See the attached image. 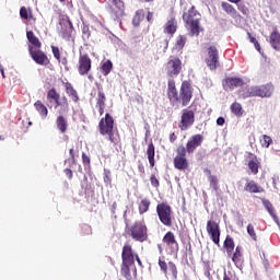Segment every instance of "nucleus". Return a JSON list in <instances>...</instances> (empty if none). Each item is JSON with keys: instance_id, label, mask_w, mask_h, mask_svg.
Returning a JSON list of instances; mask_svg holds the SVG:
<instances>
[{"instance_id": "obj_3", "label": "nucleus", "mask_w": 280, "mask_h": 280, "mask_svg": "<svg viewBox=\"0 0 280 280\" xmlns=\"http://www.w3.org/2000/svg\"><path fill=\"white\" fill-rule=\"evenodd\" d=\"M223 248L236 268H244V247L242 245L235 247V241L231 235H226Z\"/></svg>"}, {"instance_id": "obj_54", "label": "nucleus", "mask_w": 280, "mask_h": 280, "mask_svg": "<svg viewBox=\"0 0 280 280\" xmlns=\"http://www.w3.org/2000/svg\"><path fill=\"white\" fill-rule=\"evenodd\" d=\"M247 36H248L250 43H253V45H255L256 43H258V42H257V38H255V36H253L250 33H247Z\"/></svg>"}, {"instance_id": "obj_32", "label": "nucleus", "mask_w": 280, "mask_h": 280, "mask_svg": "<svg viewBox=\"0 0 280 280\" xmlns=\"http://www.w3.org/2000/svg\"><path fill=\"white\" fill-rule=\"evenodd\" d=\"M147 156H148V161H149V164H150V167H154V165H156V162L154 160V156H156V151H155V148H154V143L151 142L149 145H148V149H147Z\"/></svg>"}, {"instance_id": "obj_44", "label": "nucleus", "mask_w": 280, "mask_h": 280, "mask_svg": "<svg viewBox=\"0 0 280 280\" xmlns=\"http://www.w3.org/2000/svg\"><path fill=\"white\" fill-rule=\"evenodd\" d=\"M237 10L240 11L241 14H244V16H248L249 10L246 4L237 3Z\"/></svg>"}, {"instance_id": "obj_22", "label": "nucleus", "mask_w": 280, "mask_h": 280, "mask_svg": "<svg viewBox=\"0 0 280 280\" xmlns=\"http://www.w3.org/2000/svg\"><path fill=\"white\" fill-rule=\"evenodd\" d=\"M244 191L247 194H265L266 189L254 179H246Z\"/></svg>"}, {"instance_id": "obj_11", "label": "nucleus", "mask_w": 280, "mask_h": 280, "mask_svg": "<svg viewBox=\"0 0 280 280\" xmlns=\"http://www.w3.org/2000/svg\"><path fill=\"white\" fill-rule=\"evenodd\" d=\"M196 121V113L191 109H183L178 128L182 131L189 130Z\"/></svg>"}, {"instance_id": "obj_7", "label": "nucleus", "mask_w": 280, "mask_h": 280, "mask_svg": "<svg viewBox=\"0 0 280 280\" xmlns=\"http://www.w3.org/2000/svg\"><path fill=\"white\" fill-rule=\"evenodd\" d=\"M187 150L185 149V145L179 144L176 148V155L173 159V164L175 170H178L179 172H186V170H189V160L187 159Z\"/></svg>"}, {"instance_id": "obj_41", "label": "nucleus", "mask_w": 280, "mask_h": 280, "mask_svg": "<svg viewBox=\"0 0 280 280\" xmlns=\"http://www.w3.org/2000/svg\"><path fill=\"white\" fill-rule=\"evenodd\" d=\"M186 43H187V38L183 35H179L177 37V40H176V44H175L176 49H183V47H185Z\"/></svg>"}, {"instance_id": "obj_36", "label": "nucleus", "mask_w": 280, "mask_h": 280, "mask_svg": "<svg viewBox=\"0 0 280 280\" xmlns=\"http://www.w3.org/2000/svg\"><path fill=\"white\" fill-rule=\"evenodd\" d=\"M130 264L122 262L120 267V273L125 279L132 280V273L130 272Z\"/></svg>"}, {"instance_id": "obj_55", "label": "nucleus", "mask_w": 280, "mask_h": 280, "mask_svg": "<svg viewBox=\"0 0 280 280\" xmlns=\"http://www.w3.org/2000/svg\"><path fill=\"white\" fill-rule=\"evenodd\" d=\"M138 171L140 172V174H145V167L143 166V164L138 165Z\"/></svg>"}, {"instance_id": "obj_19", "label": "nucleus", "mask_w": 280, "mask_h": 280, "mask_svg": "<svg viewBox=\"0 0 280 280\" xmlns=\"http://www.w3.org/2000/svg\"><path fill=\"white\" fill-rule=\"evenodd\" d=\"M135 257H137V253H135V249H132V245L126 243L122 246L121 252L122 264H129L135 266Z\"/></svg>"}, {"instance_id": "obj_8", "label": "nucleus", "mask_w": 280, "mask_h": 280, "mask_svg": "<svg viewBox=\"0 0 280 280\" xmlns=\"http://www.w3.org/2000/svg\"><path fill=\"white\" fill-rule=\"evenodd\" d=\"M156 213L159 217L160 222L164 225V226H172L173 224V215H172V206L165 203V202H161L156 206Z\"/></svg>"}, {"instance_id": "obj_39", "label": "nucleus", "mask_w": 280, "mask_h": 280, "mask_svg": "<svg viewBox=\"0 0 280 280\" xmlns=\"http://www.w3.org/2000/svg\"><path fill=\"white\" fill-rule=\"evenodd\" d=\"M259 141L261 148H270L272 145V138L268 135H262Z\"/></svg>"}, {"instance_id": "obj_24", "label": "nucleus", "mask_w": 280, "mask_h": 280, "mask_svg": "<svg viewBox=\"0 0 280 280\" xmlns=\"http://www.w3.org/2000/svg\"><path fill=\"white\" fill-rule=\"evenodd\" d=\"M221 8H222L223 12H225V14H228L232 19H242V15L240 14V12H237V9H235V7H233V4H231L226 1H223V2H221Z\"/></svg>"}, {"instance_id": "obj_26", "label": "nucleus", "mask_w": 280, "mask_h": 280, "mask_svg": "<svg viewBox=\"0 0 280 280\" xmlns=\"http://www.w3.org/2000/svg\"><path fill=\"white\" fill-rule=\"evenodd\" d=\"M26 38L28 40V51H30V47H32L33 49H40L43 47V43H40V39H38L36 37V35L34 34V31H27L26 32Z\"/></svg>"}, {"instance_id": "obj_62", "label": "nucleus", "mask_w": 280, "mask_h": 280, "mask_svg": "<svg viewBox=\"0 0 280 280\" xmlns=\"http://www.w3.org/2000/svg\"><path fill=\"white\" fill-rule=\"evenodd\" d=\"M139 1H142L143 3H151V1H154V0H139Z\"/></svg>"}, {"instance_id": "obj_29", "label": "nucleus", "mask_w": 280, "mask_h": 280, "mask_svg": "<svg viewBox=\"0 0 280 280\" xmlns=\"http://www.w3.org/2000/svg\"><path fill=\"white\" fill-rule=\"evenodd\" d=\"M56 126L61 135H65V132H67V129L69 128V122L67 121L65 116H62V114H59V116L57 117Z\"/></svg>"}, {"instance_id": "obj_21", "label": "nucleus", "mask_w": 280, "mask_h": 280, "mask_svg": "<svg viewBox=\"0 0 280 280\" xmlns=\"http://www.w3.org/2000/svg\"><path fill=\"white\" fill-rule=\"evenodd\" d=\"M245 161L247 163L248 170H250L252 174H259V160L253 152H246Z\"/></svg>"}, {"instance_id": "obj_56", "label": "nucleus", "mask_w": 280, "mask_h": 280, "mask_svg": "<svg viewBox=\"0 0 280 280\" xmlns=\"http://www.w3.org/2000/svg\"><path fill=\"white\" fill-rule=\"evenodd\" d=\"M61 65H63V67H67V65H69V60L67 59V57H63L62 59H60Z\"/></svg>"}, {"instance_id": "obj_37", "label": "nucleus", "mask_w": 280, "mask_h": 280, "mask_svg": "<svg viewBox=\"0 0 280 280\" xmlns=\"http://www.w3.org/2000/svg\"><path fill=\"white\" fill-rule=\"evenodd\" d=\"M230 110L231 113H233V115H235L236 117H242V115H244V108L242 107V104L234 102L231 106H230Z\"/></svg>"}, {"instance_id": "obj_10", "label": "nucleus", "mask_w": 280, "mask_h": 280, "mask_svg": "<svg viewBox=\"0 0 280 280\" xmlns=\"http://www.w3.org/2000/svg\"><path fill=\"white\" fill-rule=\"evenodd\" d=\"M165 71L168 78H177L183 71V61L178 57H171L170 60L165 63Z\"/></svg>"}, {"instance_id": "obj_17", "label": "nucleus", "mask_w": 280, "mask_h": 280, "mask_svg": "<svg viewBox=\"0 0 280 280\" xmlns=\"http://www.w3.org/2000/svg\"><path fill=\"white\" fill-rule=\"evenodd\" d=\"M202 141H205V136L200 133L191 136L186 143V152H188V154H194V152H196V149L202 145Z\"/></svg>"}, {"instance_id": "obj_2", "label": "nucleus", "mask_w": 280, "mask_h": 280, "mask_svg": "<svg viewBox=\"0 0 280 280\" xmlns=\"http://www.w3.org/2000/svg\"><path fill=\"white\" fill-rule=\"evenodd\" d=\"M182 19L189 36H200V32H202L200 26L202 15L196 10L195 5H191L188 11L184 12Z\"/></svg>"}, {"instance_id": "obj_61", "label": "nucleus", "mask_w": 280, "mask_h": 280, "mask_svg": "<svg viewBox=\"0 0 280 280\" xmlns=\"http://www.w3.org/2000/svg\"><path fill=\"white\" fill-rule=\"evenodd\" d=\"M0 72L3 79H5V72L3 71V67L0 66Z\"/></svg>"}, {"instance_id": "obj_42", "label": "nucleus", "mask_w": 280, "mask_h": 280, "mask_svg": "<svg viewBox=\"0 0 280 280\" xmlns=\"http://www.w3.org/2000/svg\"><path fill=\"white\" fill-rule=\"evenodd\" d=\"M208 179L210 187L214 189V191H218V177L215 175H209Z\"/></svg>"}, {"instance_id": "obj_34", "label": "nucleus", "mask_w": 280, "mask_h": 280, "mask_svg": "<svg viewBox=\"0 0 280 280\" xmlns=\"http://www.w3.org/2000/svg\"><path fill=\"white\" fill-rule=\"evenodd\" d=\"M96 106H106V94L100 84H97Z\"/></svg>"}, {"instance_id": "obj_52", "label": "nucleus", "mask_w": 280, "mask_h": 280, "mask_svg": "<svg viewBox=\"0 0 280 280\" xmlns=\"http://www.w3.org/2000/svg\"><path fill=\"white\" fill-rule=\"evenodd\" d=\"M96 108H98L100 116L104 115V108H106V105H96Z\"/></svg>"}, {"instance_id": "obj_5", "label": "nucleus", "mask_w": 280, "mask_h": 280, "mask_svg": "<svg viewBox=\"0 0 280 280\" xmlns=\"http://www.w3.org/2000/svg\"><path fill=\"white\" fill-rule=\"evenodd\" d=\"M98 132L102 137H107L110 143H117V138L115 137V118L110 114L106 113L105 117L101 118Z\"/></svg>"}, {"instance_id": "obj_38", "label": "nucleus", "mask_w": 280, "mask_h": 280, "mask_svg": "<svg viewBox=\"0 0 280 280\" xmlns=\"http://www.w3.org/2000/svg\"><path fill=\"white\" fill-rule=\"evenodd\" d=\"M101 71H102L103 75H108V73H110V71H113V61L106 60L102 65Z\"/></svg>"}, {"instance_id": "obj_25", "label": "nucleus", "mask_w": 280, "mask_h": 280, "mask_svg": "<svg viewBox=\"0 0 280 280\" xmlns=\"http://www.w3.org/2000/svg\"><path fill=\"white\" fill-rule=\"evenodd\" d=\"M177 30H178V22L176 21V18H171L164 24V34H168V36L175 35Z\"/></svg>"}, {"instance_id": "obj_64", "label": "nucleus", "mask_w": 280, "mask_h": 280, "mask_svg": "<svg viewBox=\"0 0 280 280\" xmlns=\"http://www.w3.org/2000/svg\"><path fill=\"white\" fill-rule=\"evenodd\" d=\"M168 46H170V42L165 40V49H167Z\"/></svg>"}, {"instance_id": "obj_28", "label": "nucleus", "mask_w": 280, "mask_h": 280, "mask_svg": "<svg viewBox=\"0 0 280 280\" xmlns=\"http://www.w3.org/2000/svg\"><path fill=\"white\" fill-rule=\"evenodd\" d=\"M34 108L40 115L42 119H47L49 109H47V106L43 103V101H36L34 103Z\"/></svg>"}, {"instance_id": "obj_14", "label": "nucleus", "mask_w": 280, "mask_h": 280, "mask_svg": "<svg viewBox=\"0 0 280 280\" xmlns=\"http://www.w3.org/2000/svg\"><path fill=\"white\" fill-rule=\"evenodd\" d=\"M159 266L166 277H168L172 280L178 279V269L176 268V265L173 261H170L167 264L165 260L160 258Z\"/></svg>"}, {"instance_id": "obj_12", "label": "nucleus", "mask_w": 280, "mask_h": 280, "mask_svg": "<svg viewBox=\"0 0 280 280\" xmlns=\"http://www.w3.org/2000/svg\"><path fill=\"white\" fill-rule=\"evenodd\" d=\"M93 67V61L89 54H79V65H78V72L81 75H89L91 73V69Z\"/></svg>"}, {"instance_id": "obj_40", "label": "nucleus", "mask_w": 280, "mask_h": 280, "mask_svg": "<svg viewBox=\"0 0 280 280\" xmlns=\"http://www.w3.org/2000/svg\"><path fill=\"white\" fill-rule=\"evenodd\" d=\"M247 234L254 242H257V233L255 232V225H253V223L247 225Z\"/></svg>"}, {"instance_id": "obj_48", "label": "nucleus", "mask_w": 280, "mask_h": 280, "mask_svg": "<svg viewBox=\"0 0 280 280\" xmlns=\"http://www.w3.org/2000/svg\"><path fill=\"white\" fill-rule=\"evenodd\" d=\"M83 38H91V31L89 30V26L83 27Z\"/></svg>"}, {"instance_id": "obj_33", "label": "nucleus", "mask_w": 280, "mask_h": 280, "mask_svg": "<svg viewBox=\"0 0 280 280\" xmlns=\"http://www.w3.org/2000/svg\"><path fill=\"white\" fill-rule=\"evenodd\" d=\"M144 19H145V11L143 9L137 10L133 18H132L133 27H139V25H141V22Z\"/></svg>"}, {"instance_id": "obj_9", "label": "nucleus", "mask_w": 280, "mask_h": 280, "mask_svg": "<svg viewBox=\"0 0 280 280\" xmlns=\"http://www.w3.org/2000/svg\"><path fill=\"white\" fill-rule=\"evenodd\" d=\"M205 62L210 71H215L220 67V51L215 46H209L207 48V56Z\"/></svg>"}, {"instance_id": "obj_1", "label": "nucleus", "mask_w": 280, "mask_h": 280, "mask_svg": "<svg viewBox=\"0 0 280 280\" xmlns=\"http://www.w3.org/2000/svg\"><path fill=\"white\" fill-rule=\"evenodd\" d=\"M167 97L173 108L178 109L185 106H189L191 98L194 97V88L190 81H183L179 93L176 89V81L173 79L167 82Z\"/></svg>"}, {"instance_id": "obj_45", "label": "nucleus", "mask_w": 280, "mask_h": 280, "mask_svg": "<svg viewBox=\"0 0 280 280\" xmlns=\"http://www.w3.org/2000/svg\"><path fill=\"white\" fill-rule=\"evenodd\" d=\"M50 49L52 51L54 58L60 62V48L58 46H50Z\"/></svg>"}, {"instance_id": "obj_30", "label": "nucleus", "mask_w": 280, "mask_h": 280, "mask_svg": "<svg viewBox=\"0 0 280 280\" xmlns=\"http://www.w3.org/2000/svg\"><path fill=\"white\" fill-rule=\"evenodd\" d=\"M20 16L23 21H36V19H34V12L32 11V8L21 7Z\"/></svg>"}, {"instance_id": "obj_18", "label": "nucleus", "mask_w": 280, "mask_h": 280, "mask_svg": "<svg viewBox=\"0 0 280 280\" xmlns=\"http://www.w3.org/2000/svg\"><path fill=\"white\" fill-rule=\"evenodd\" d=\"M162 242L163 244H165L166 248H170L172 250V253H178L180 247L178 245V241L176 240V235L174 234V232H166L162 238Z\"/></svg>"}, {"instance_id": "obj_60", "label": "nucleus", "mask_w": 280, "mask_h": 280, "mask_svg": "<svg viewBox=\"0 0 280 280\" xmlns=\"http://www.w3.org/2000/svg\"><path fill=\"white\" fill-rule=\"evenodd\" d=\"M230 3H235V5H237V3H242V0H228Z\"/></svg>"}, {"instance_id": "obj_35", "label": "nucleus", "mask_w": 280, "mask_h": 280, "mask_svg": "<svg viewBox=\"0 0 280 280\" xmlns=\"http://www.w3.org/2000/svg\"><path fill=\"white\" fill-rule=\"evenodd\" d=\"M150 205H152L150 202V199H142L139 205H138V211L140 213V215H143V213H148V211H150Z\"/></svg>"}, {"instance_id": "obj_27", "label": "nucleus", "mask_w": 280, "mask_h": 280, "mask_svg": "<svg viewBox=\"0 0 280 280\" xmlns=\"http://www.w3.org/2000/svg\"><path fill=\"white\" fill-rule=\"evenodd\" d=\"M261 202H262L265 209L271 215L273 222H276V224H280L279 217H277V212L275 210V206H272V202H270V200H268V199H261Z\"/></svg>"}, {"instance_id": "obj_53", "label": "nucleus", "mask_w": 280, "mask_h": 280, "mask_svg": "<svg viewBox=\"0 0 280 280\" xmlns=\"http://www.w3.org/2000/svg\"><path fill=\"white\" fill-rule=\"evenodd\" d=\"M177 139H178V137L176 136L175 132H172V133L170 135V142H171V143H174V141H176Z\"/></svg>"}, {"instance_id": "obj_16", "label": "nucleus", "mask_w": 280, "mask_h": 280, "mask_svg": "<svg viewBox=\"0 0 280 280\" xmlns=\"http://www.w3.org/2000/svg\"><path fill=\"white\" fill-rule=\"evenodd\" d=\"M249 97H270L272 95L271 85H256L248 90Z\"/></svg>"}, {"instance_id": "obj_4", "label": "nucleus", "mask_w": 280, "mask_h": 280, "mask_svg": "<svg viewBox=\"0 0 280 280\" xmlns=\"http://www.w3.org/2000/svg\"><path fill=\"white\" fill-rule=\"evenodd\" d=\"M46 102L48 108H59V115H67L69 113V98L67 96H60L56 88H51L46 92Z\"/></svg>"}, {"instance_id": "obj_47", "label": "nucleus", "mask_w": 280, "mask_h": 280, "mask_svg": "<svg viewBox=\"0 0 280 280\" xmlns=\"http://www.w3.org/2000/svg\"><path fill=\"white\" fill-rule=\"evenodd\" d=\"M82 163L83 165H91V158L86 153H82Z\"/></svg>"}, {"instance_id": "obj_6", "label": "nucleus", "mask_w": 280, "mask_h": 280, "mask_svg": "<svg viewBox=\"0 0 280 280\" xmlns=\"http://www.w3.org/2000/svg\"><path fill=\"white\" fill-rule=\"evenodd\" d=\"M129 235L135 240V242H148V225L143 221H136L129 228Z\"/></svg>"}, {"instance_id": "obj_20", "label": "nucleus", "mask_w": 280, "mask_h": 280, "mask_svg": "<svg viewBox=\"0 0 280 280\" xmlns=\"http://www.w3.org/2000/svg\"><path fill=\"white\" fill-rule=\"evenodd\" d=\"M224 91H233L240 86H244V80L240 77H228L222 82Z\"/></svg>"}, {"instance_id": "obj_57", "label": "nucleus", "mask_w": 280, "mask_h": 280, "mask_svg": "<svg viewBox=\"0 0 280 280\" xmlns=\"http://www.w3.org/2000/svg\"><path fill=\"white\" fill-rule=\"evenodd\" d=\"M224 124V117H219L218 119H217V125L218 126H222Z\"/></svg>"}, {"instance_id": "obj_15", "label": "nucleus", "mask_w": 280, "mask_h": 280, "mask_svg": "<svg viewBox=\"0 0 280 280\" xmlns=\"http://www.w3.org/2000/svg\"><path fill=\"white\" fill-rule=\"evenodd\" d=\"M206 231L210 236L211 241L213 242V244L220 246V224H218L215 221L209 220L207 222Z\"/></svg>"}, {"instance_id": "obj_13", "label": "nucleus", "mask_w": 280, "mask_h": 280, "mask_svg": "<svg viewBox=\"0 0 280 280\" xmlns=\"http://www.w3.org/2000/svg\"><path fill=\"white\" fill-rule=\"evenodd\" d=\"M28 54L32 60H34V62H36V65H39L40 67H47L51 63L49 57H47V54L40 50V48L33 49L32 47H30Z\"/></svg>"}, {"instance_id": "obj_46", "label": "nucleus", "mask_w": 280, "mask_h": 280, "mask_svg": "<svg viewBox=\"0 0 280 280\" xmlns=\"http://www.w3.org/2000/svg\"><path fill=\"white\" fill-rule=\"evenodd\" d=\"M150 182H151L152 187H155V188H159L161 185V183L159 182V178H156L155 174H151Z\"/></svg>"}, {"instance_id": "obj_50", "label": "nucleus", "mask_w": 280, "mask_h": 280, "mask_svg": "<svg viewBox=\"0 0 280 280\" xmlns=\"http://www.w3.org/2000/svg\"><path fill=\"white\" fill-rule=\"evenodd\" d=\"M65 174L70 180L71 178H73V171H71L70 168H66Z\"/></svg>"}, {"instance_id": "obj_49", "label": "nucleus", "mask_w": 280, "mask_h": 280, "mask_svg": "<svg viewBox=\"0 0 280 280\" xmlns=\"http://www.w3.org/2000/svg\"><path fill=\"white\" fill-rule=\"evenodd\" d=\"M147 21L148 23H152V21H154V13L152 11L147 13Z\"/></svg>"}, {"instance_id": "obj_51", "label": "nucleus", "mask_w": 280, "mask_h": 280, "mask_svg": "<svg viewBox=\"0 0 280 280\" xmlns=\"http://www.w3.org/2000/svg\"><path fill=\"white\" fill-rule=\"evenodd\" d=\"M69 154H70L72 163H75V150L74 149H70L69 150Z\"/></svg>"}, {"instance_id": "obj_43", "label": "nucleus", "mask_w": 280, "mask_h": 280, "mask_svg": "<svg viewBox=\"0 0 280 280\" xmlns=\"http://www.w3.org/2000/svg\"><path fill=\"white\" fill-rule=\"evenodd\" d=\"M108 3H112V5L116 7L117 10H124L125 4H124V0H107Z\"/></svg>"}, {"instance_id": "obj_23", "label": "nucleus", "mask_w": 280, "mask_h": 280, "mask_svg": "<svg viewBox=\"0 0 280 280\" xmlns=\"http://www.w3.org/2000/svg\"><path fill=\"white\" fill-rule=\"evenodd\" d=\"M61 84L65 86L68 97L71 98L74 104H78V102H80V95H78V90L73 88V84L65 81H61Z\"/></svg>"}, {"instance_id": "obj_63", "label": "nucleus", "mask_w": 280, "mask_h": 280, "mask_svg": "<svg viewBox=\"0 0 280 280\" xmlns=\"http://www.w3.org/2000/svg\"><path fill=\"white\" fill-rule=\"evenodd\" d=\"M265 268H266V270H268V268H270V264L266 262Z\"/></svg>"}, {"instance_id": "obj_59", "label": "nucleus", "mask_w": 280, "mask_h": 280, "mask_svg": "<svg viewBox=\"0 0 280 280\" xmlns=\"http://www.w3.org/2000/svg\"><path fill=\"white\" fill-rule=\"evenodd\" d=\"M135 260L141 266V258H139V254H136Z\"/></svg>"}, {"instance_id": "obj_58", "label": "nucleus", "mask_w": 280, "mask_h": 280, "mask_svg": "<svg viewBox=\"0 0 280 280\" xmlns=\"http://www.w3.org/2000/svg\"><path fill=\"white\" fill-rule=\"evenodd\" d=\"M254 46L257 49V51H261V46L259 45V42H256Z\"/></svg>"}, {"instance_id": "obj_31", "label": "nucleus", "mask_w": 280, "mask_h": 280, "mask_svg": "<svg viewBox=\"0 0 280 280\" xmlns=\"http://www.w3.org/2000/svg\"><path fill=\"white\" fill-rule=\"evenodd\" d=\"M269 43H270L272 49H276V51L280 50V34H279V31H273L270 34Z\"/></svg>"}]
</instances>
